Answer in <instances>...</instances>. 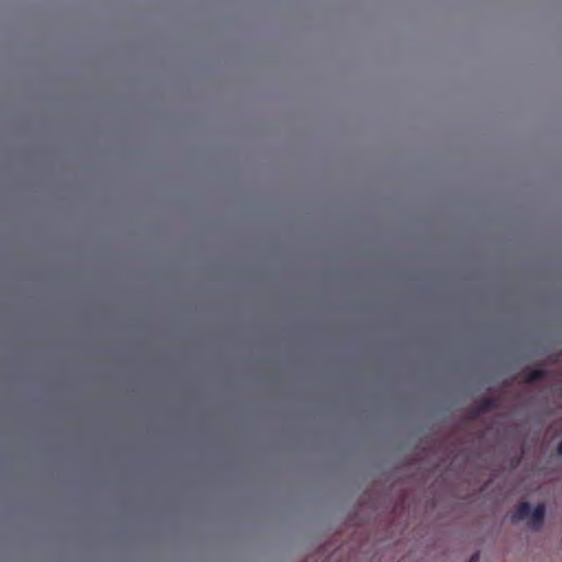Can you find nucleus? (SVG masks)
Masks as SVG:
<instances>
[{
    "label": "nucleus",
    "mask_w": 562,
    "mask_h": 562,
    "mask_svg": "<svg viewBox=\"0 0 562 562\" xmlns=\"http://www.w3.org/2000/svg\"><path fill=\"white\" fill-rule=\"evenodd\" d=\"M497 407L498 401L496 398L484 396L479 401L477 405L474 408H472L471 415L473 418H475Z\"/></svg>",
    "instance_id": "f257e3e1"
},
{
    "label": "nucleus",
    "mask_w": 562,
    "mask_h": 562,
    "mask_svg": "<svg viewBox=\"0 0 562 562\" xmlns=\"http://www.w3.org/2000/svg\"><path fill=\"white\" fill-rule=\"evenodd\" d=\"M479 559H480V553L475 552L474 554H472L469 562H479Z\"/></svg>",
    "instance_id": "39448f33"
},
{
    "label": "nucleus",
    "mask_w": 562,
    "mask_h": 562,
    "mask_svg": "<svg viewBox=\"0 0 562 562\" xmlns=\"http://www.w3.org/2000/svg\"><path fill=\"white\" fill-rule=\"evenodd\" d=\"M531 513V506L527 502H521L516 507L515 512L512 515V521L517 522L524 519H529Z\"/></svg>",
    "instance_id": "7ed1b4c3"
},
{
    "label": "nucleus",
    "mask_w": 562,
    "mask_h": 562,
    "mask_svg": "<svg viewBox=\"0 0 562 562\" xmlns=\"http://www.w3.org/2000/svg\"><path fill=\"white\" fill-rule=\"evenodd\" d=\"M546 514V507L543 504H538L533 509H531L528 525L532 529H539L543 522Z\"/></svg>",
    "instance_id": "f03ea898"
},
{
    "label": "nucleus",
    "mask_w": 562,
    "mask_h": 562,
    "mask_svg": "<svg viewBox=\"0 0 562 562\" xmlns=\"http://www.w3.org/2000/svg\"><path fill=\"white\" fill-rule=\"evenodd\" d=\"M557 451L560 456H562V440L559 442Z\"/></svg>",
    "instance_id": "423d86ee"
},
{
    "label": "nucleus",
    "mask_w": 562,
    "mask_h": 562,
    "mask_svg": "<svg viewBox=\"0 0 562 562\" xmlns=\"http://www.w3.org/2000/svg\"><path fill=\"white\" fill-rule=\"evenodd\" d=\"M547 375V371L542 368H537L530 371L524 372V381L528 384L538 382Z\"/></svg>",
    "instance_id": "20e7f679"
}]
</instances>
